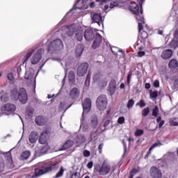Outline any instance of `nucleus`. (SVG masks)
<instances>
[{
	"instance_id": "obj_13",
	"label": "nucleus",
	"mask_w": 178,
	"mask_h": 178,
	"mask_svg": "<svg viewBox=\"0 0 178 178\" xmlns=\"http://www.w3.org/2000/svg\"><path fill=\"white\" fill-rule=\"evenodd\" d=\"M90 16L91 19L94 23H97L99 26H101V24L104 26V23L102 22V16L101 15V14L92 13Z\"/></svg>"
},
{
	"instance_id": "obj_64",
	"label": "nucleus",
	"mask_w": 178,
	"mask_h": 178,
	"mask_svg": "<svg viewBox=\"0 0 178 178\" xmlns=\"http://www.w3.org/2000/svg\"><path fill=\"white\" fill-rule=\"evenodd\" d=\"M174 35H175V38H177V40H178V29L175 31Z\"/></svg>"
},
{
	"instance_id": "obj_51",
	"label": "nucleus",
	"mask_w": 178,
	"mask_h": 178,
	"mask_svg": "<svg viewBox=\"0 0 178 178\" xmlns=\"http://www.w3.org/2000/svg\"><path fill=\"white\" fill-rule=\"evenodd\" d=\"M102 148H104V143H101L98 146L99 154H102Z\"/></svg>"
},
{
	"instance_id": "obj_26",
	"label": "nucleus",
	"mask_w": 178,
	"mask_h": 178,
	"mask_svg": "<svg viewBox=\"0 0 178 178\" xmlns=\"http://www.w3.org/2000/svg\"><path fill=\"white\" fill-rule=\"evenodd\" d=\"M71 147H73V141L67 140L63 145V149H69Z\"/></svg>"
},
{
	"instance_id": "obj_33",
	"label": "nucleus",
	"mask_w": 178,
	"mask_h": 178,
	"mask_svg": "<svg viewBox=\"0 0 178 178\" xmlns=\"http://www.w3.org/2000/svg\"><path fill=\"white\" fill-rule=\"evenodd\" d=\"M170 48H172L173 49H176V48H178V42L177 40H172L169 44Z\"/></svg>"
},
{
	"instance_id": "obj_20",
	"label": "nucleus",
	"mask_w": 178,
	"mask_h": 178,
	"mask_svg": "<svg viewBox=\"0 0 178 178\" xmlns=\"http://www.w3.org/2000/svg\"><path fill=\"white\" fill-rule=\"evenodd\" d=\"M35 122L36 124H38V126H44L45 123H47L45 118H44V117H42V115L38 116L35 118Z\"/></svg>"
},
{
	"instance_id": "obj_63",
	"label": "nucleus",
	"mask_w": 178,
	"mask_h": 178,
	"mask_svg": "<svg viewBox=\"0 0 178 178\" xmlns=\"http://www.w3.org/2000/svg\"><path fill=\"white\" fill-rule=\"evenodd\" d=\"M167 156H170L171 158H175V153L168 152V153H167Z\"/></svg>"
},
{
	"instance_id": "obj_58",
	"label": "nucleus",
	"mask_w": 178,
	"mask_h": 178,
	"mask_svg": "<svg viewBox=\"0 0 178 178\" xmlns=\"http://www.w3.org/2000/svg\"><path fill=\"white\" fill-rule=\"evenodd\" d=\"M111 122H112V121H111V120H106V121L104 122V127H106L109 124V123H111Z\"/></svg>"
},
{
	"instance_id": "obj_35",
	"label": "nucleus",
	"mask_w": 178,
	"mask_h": 178,
	"mask_svg": "<svg viewBox=\"0 0 178 178\" xmlns=\"http://www.w3.org/2000/svg\"><path fill=\"white\" fill-rule=\"evenodd\" d=\"M169 122L171 126H178L177 118H176L170 119Z\"/></svg>"
},
{
	"instance_id": "obj_37",
	"label": "nucleus",
	"mask_w": 178,
	"mask_h": 178,
	"mask_svg": "<svg viewBox=\"0 0 178 178\" xmlns=\"http://www.w3.org/2000/svg\"><path fill=\"white\" fill-rule=\"evenodd\" d=\"M119 6V2L118 1H111L110 3V8L111 9H113V8H118Z\"/></svg>"
},
{
	"instance_id": "obj_41",
	"label": "nucleus",
	"mask_w": 178,
	"mask_h": 178,
	"mask_svg": "<svg viewBox=\"0 0 178 178\" xmlns=\"http://www.w3.org/2000/svg\"><path fill=\"white\" fill-rule=\"evenodd\" d=\"M7 79L10 81H13V80H15V76H13V73H12V72L8 73L7 74Z\"/></svg>"
},
{
	"instance_id": "obj_3",
	"label": "nucleus",
	"mask_w": 178,
	"mask_h": 178,
	"mask_svg": "<svg viewBox=\"0 0 178 178\" xmlns=\"http://www.w3.org/2000/svg\"><path fill=\"white\" fill-rule=\"evenodd\" d=\"M84 38L86 41H92V48L93 49H97L102 42V35L99 33H94V31L92 29H86L84 33Z\"/></svg>"
},
{
	"instance_id": "obj_38",
	"label": "nucleus",
	"mask_w": 178,
	"mask_h": 178,
	"mask_svg": "<svg viewBox=\"0 0 178 178\" xmlns=\"http://www.w3.org/2000/svg\"><path fill=\"white\" fill-rule=\"evenodd\" d=\"M146 105L147 104H145V102L143 99L140 100V102L136 104V106H140V108H144Z\"/></svg>"
},
{
	"instance_id": "obj_40",
	"label": "nucleus",
	"mask_w": 178,
	"mask_h": 178,
	"mask_svg": "<svg viewBox=\"0 0 178 178\" xmlns=\"http://www.w3.org/2000/svg\"><path fill=\"white\" fill-rule=\"evenodd\" d=\"M134 105V100L133 99H131L128 101L127 106V108H133Z\"/></svg>"
},
{
	"instance_id": "obj_47",
	"label": "nucleus",
	"mask_w": 178,
	"mask_h": 178,
	"mask_svg": "<svg viewBox=\"0 0 178 178\" xmlns=\"http://www.w3.org/2000/svg\"><path fill=\"white\" fill-rule=\"evenodd\" d=\"M44 137H45V136H40V138H39V143H40V144H45V143H46L47 140H45L44 139Z\"/></svg>"
},
{
	"instance_id": "obj_54",
	"label": "nucleus",
	"mask_w": 178,
	"mask_h": 178,
	"mask_svg": "<svg viewBox=\"0 0 178 178\" xmlns=\"http://www.w3.org/2000/svg\"><path fill=\"white\" fill-rule=\"evenodd\" d=\"M49 134V132L48 131V130H44L42 132L40 136H42V137H45V136H48Z\"/></svg>"
},
{
	"instance_id": "obj_22",
	"label": "nucleus",
	"mask_w": 178,
	"mask_h": 178,
	"mask_svg": "<svg viewBox=\"0 0 178 178\" xmlns=\"http://www.w3.org/2000/svg\"><path fill=\"white\" fill-rule=\"evenodd\" d=\"M168 67H170V69H177L178 67L177 60L175 58L171 59L168 63Z\"/></svg>"
},
{
	"instance_id": "obj_60",
	"label": "nucleus",
	"mask_w": 178,
	"mask_h": 178,
	"mask_svg": "<svg viewBox=\"0 0 178 178\" xmlns=\"http://www.w3.org/2000/svg\"><path fill=\"white\" fill-rule=\"evenodd\" d=\"M145 88H146V90H149V88H151V83H146L145 85Z\"/></svg>"
},
{
	"instance_id": "obj_11",
	"label": "nucleus",
	"mask_w": 178,
	"mask_h": 178,
	"mask_svg": "<svg viewBox=\"0 0 178 178\" xmlns=\"http://www.w3.org/2000/svg\"><path fill=\"white\" fill-rule=\"evenodd\" d=\"M88 63H82L80 64L77 68V76H79V77H83L86 76L88 70Z\"/></svg>"
},
{
	"instance_id": "obj_52",
	"label": "nucleus",
	"mask_w": 178,
	"mask_h": 178,
	"mask_svg": "<svg viewBox=\"0 0 178 178\" xmlns=\"http://www.w3.org/2000/svg\"><path fill=\"white\" fill-rule=\"evenodd\" d=\"M5 170V164L3 163H0V172Z\"/></svg>"
},
{
	"instance_id": "obj_56",
	"label": "nucleus",
	"mask_w": 178,
	"mask_h": 178,
	"mask_svg": "<svg viewBox=\"0 0 178 178\" xmlns=\"http://www.w3.org/2000/svg\"><path fill=\"white\" fill-rule=\"evenodd\" d=\"M111 0H96V2H100L101 3H108Z\"/></svg>"
},
{
	"instance_id": "obj_9",
	"label": "nucleus",
	"mask_w": 178,
	"mask_h": 178,
	"mask_svg": "<svg viewBox=\"0 0 178 178\" xmlns=\"http://www.w3.org/2000/svg\"><path fill=\"white\" fill-rule=\"evenodd\" d=\"M82 106L83 111L81 119V127L83 126V123L84 122V113H88L91 109V99L90 98L85 99L82 104Z\"/></svg>"
},
{
	"instance_id": "obj_49",
	"label": "nucleus",
	"mask_w": 178,
	"mask_h": 178,
	"mask_svg": "<svg viewBox=\"0 0 178 178\" xmlns=\"http://www.w3.org/2000/svg\"><path fill=\"white\" fill-rule=\"evenodd\" d=\"M71 178H80V173L79 172H76L71 175Z\"/></svg>"
},
{
	"instance_id": "obj_44",
	"label": "nucleus",
	"mask_w": 178,
	"mask_h": 178,
	"mask_svg": "<svg viewBox=\"0 0 178 178\" xmlns=\"http://www.w3.org/2000/svg\"><path fill=\"white\" fill-rule=\"evenodd\" d=\"M140 172V168H134L131 170L130 175H136Z\"/></svg>"
},
{
	"instance_id": "obj_42",
	"label": "nucleus",
	"mask_w": 178,
	"mask_h": 178,
	"mask_svg": "<svg viewBox=\"0 0 178 178\" xmlns=\"http://www.w3.org/2000/svg\"><path fill=\"white\" fill-rule=\"evenodd\" d=\"M1 102H8L9 101V97H8V95H3L1 97Z\"/></svg>"
},
{
	"instance_id": "obj_15",
	"label": "nucleus",
	"mask_w": 178,
	"mask_h": 178,
	"mask_svg": "<svg viewBox=\"0 0 178 178\" xmlns=\"http://www.w3.org/2000/svg\"><path fill=\"white\" fill-rule=\"evenodd\" d=\"M173 55V51L172 49H165L162 51L161 56L162 59H170Z\"/></svg>"
},
{
	"instance_id": "obj_31",
	"label": "nucleus",
	"mask_w": 178,
	"mask_h": 178,
	"mask_svg": "<svg viewBox=\"0 0 178 178\" xmlns=\"http://www.w3.org/2000/svg\"><path fill=\"white\" fill-rule=\"evenodd\" d=\"M91 77V74L90 72H88V74H87L86 81H85V83L84 86L86 88H88V87H90V79Z\"/></svg>"
},
{
	"instance_id": "obj_10",
	"label": "nucleus",
	"mask_w": 178,
	"mask_h": 178,
	"mask_svg": "<svg viewBox=\"0 0 178 178\" xmlns=\"http://www.w3.org/2000/svg\"><path fill=\"white\" fill-rule=\"evenodd\" d=\"M45 50L42 48L39 49L32 56L31 58V63L32 65H37L40 60H41V58H42V54Z\"/></svg>"
},
{
	"instance_id": "obj_29",
	"label": "nucleus",
	"mask_w": 178,
	"mask_h": 178,
	"mask_svg": "<svg viewBox=\"0 0 178 178\" xmlns=\"http://www.w3.org/2000/svg\"><path fill=\"white\" fill-rule=\"evenodd\" d=\"M24 79L26 80H30V81H33L34 80L33 75L30 72H26Z\"/></svg>"
},
{
	"instance_id": "obj_17",
	"label": "nucleus",
	"mask_w": 178,
	"mask_h": 178,
	"mask_svg": "<svg viewBox=\"0 0 178 178\" xmlns=\"http://www.w3.org/2000/svg\"><path fill=\"white\" fill-rule=\"evenodd\" d=\"M37 140H38V133L37 131H32L29 136V143L34 144L37 143Z\"/></svg>"
},
{
	"instance_id": "obj_27",
	"label": "nucleus",
	"mask_w": 178,
	"mask_h": 178,
	"mask_svg": "<svg viewBox=\"0 0 178 178\" xmlns=\"http://www.w3.org/2000/svg\"><path fill=\"white\" fill-rule=\"evenodd\" d=\"M35 51V49H31V51L26 54V55L25 56L24 63H26V62H27L30 59V58H31V55L34 54Z\"/></svg>"
},
{
	"instance_id": "obj_28",
	"label": "nucleus",
	"mask_w": 178,
	"mask_h": 178,
	"mask_svg": "<svg viewBox=\"0 0 178 178\" xmlns=\"http://www.w3.org/2000/svg\"><path fill=\"white\" fill-rule=\"evenodd\" d=\"M63 173H65V169L63 168V167H61L59 171L53 178H60L63 176Z\"/></svg>"
},
{
	"instance_id": "obj_53",
	"label": "nucleus",
	"mask_w": 178,
	"mask_h": 178,
	"mask_svg": "<svg viewBox=\"0 0 178 178\" xmlns=\"http://www.w3.org/2000/svg\"><path fill=\"white\" fill-rule=\"evenodd\" d=\"M153 86L154 87H155L156 88H158V87H159V80H155L153 83Z\"/></svg>"
},
{
	"instance_id": "obj_36",
	"label": "nucleus",
	"mask_w": 178,
	"mask_h": 178,
	"mask_svg": "<svg viewBox=\"0 0 178 178\" xmlns=\"http://www.w3.org/2000/svg\"><path fill=\"white\" fill-rule=\"evenodd\" d=\"M158 97V90H155L154 92L150 91V98L151 99H155V98Z\"/></svg>"
},
{
	"instance_id": "obj_24",
	"label": "nucleus",
	"mask_w": 178,
	"mask_h": 178,
	"mask_svg": "<svg viewBox=\"0 0 178 178\" xmlns=\"http://www.w3.org/2000/svg\"><path fill=\"white\" fill-rule=\"evenodd\" d=\"M90 124L93 129H96L97 126H98V118H97V116L91 117Z\"/></svg>"
},
{
	"instance_id": "obj_16",
	"label": "nucleus",
	"mask_w": 178,
	"mask_h": 178,
	"mask_svg": "<svg viewBox=\"0 0 178 178\" xmlns=\"http://www.w3.org/2000/svg\"><path fill=\"white\" fill-rule=\"evenodd\" d=\"M108 91H109L111 95H113V94H115V91H116V81L115 79L111 80Z\"/></svg>"
},
{
	"instance_id": "obj_19",
	"label": "nucleus",
	"mask_w": 178,
	"mask_h": 178,
	"mask_svg": "<svg viewBox=\"0 0 178 178\" xmlns=\"http://www.w3.org/2000/svg\"><path fill=\"white\" fill-rule=\"evenodd\" d=\"M83 51H84V46L83 44H79L76 46L75 49V54L77 58H80V56H81Z\"/></svg>"
},
{
	"instance_id": "obj_59",
	"label": "nucleus",
	"mask_w": 178,
	"mask_h": 178,
	"mask_svg": "<svg viewBox=\"0 0 178 178\" xmlns=\"http://www.w3.org/2000/svg\"><path fill=\"white\" fill-rule=\"evenodd\" d=\"M98 79H99V74H95L93 76V80H94L95 81H97V80H98Z\"/></svg>"
},
{
	"instance_id": "obj_18",
	"label": "nucleus",
	"mask_w": 178,
	"mask_h": 178,
	"mask_svg": "<svg viewBox=\"0 0 178 178\" xmlns=\"http://www.w3.org/2000/svg\"><path fill=\"white\" fill-rule=\"evenodd\" d=\"M80 95V91L77 88H74L70 92V97L72 99H77V97Z\"/></svg>"
},
{
	"instance_id": "obj_4",
	"label": "nucleus",
	"mask_w": 178,
	"mask_h": 178,
	"mask_svg": "<svg viewBox=\"0 0 178 178\" xmlns=\"http://www.w3.org/2000/svg\"><path fill=\"white\" fill-rule=\"evenodd\" d=\"M11 98H13L14 101L19 99L21 104H26L28 99L27 92L24 88H22L19 90H17V88H14L11 91Z\"/></svg>"
},
{
	"instance_id": "obj_34",
	"label": "nucleus",
	"mask_w": 178,
	"mask_h": 178,
	"mask_svg": "<svg viewBox=\"0 0 178 178\" xmlns=\"http://www.w3.org/2000/svg\"><path fill=\"white\" fill-rule=\"evenodd\" d=\"M149 113V107H146L142 111V116H143V118H147Z\"/></svg>"
},
{
	"instance_id": "obj_23",
	"label": "nucleus",
	"mask_w": 178,
	"mask_h": 178,
	"mask_svg": "<svg viewBox=\"0 0 178 178\" xmlns=\"http://www.w3.org/2000/svg\"><path fill=\"white\" fill-rule=\"evenodd\" d=\"M138 38L142 39L140 40V42L145 44V41L147 40V38H148V33H147L145 31H143L140 34H139Z\"/></svg>"
},
{
	"instance_id": "obj_46",
	"label": "nucleus",
	"mask_w": 178,
	"mask_h": 178,
	"mask_svg": "<svg viewBox=\"0 0 178 178\" xmlns=\"http://www.w3.org/2000/svg\"><path fill=\"white\" fill-rule=\"evenodd\" d=\"M118 123L119 124H123L124 123V117H120L118 120Z\"/></svg>"
},
{
	"instance_id": "obj_6",
	"label": "nucleus",
	"mask_w": 178,
	"mask_h": 178,
	"mask_svg": "<svg viewBox=\"0 0 178 178\" xmlns=\"http://www.w3.org/2000/svg\"><path fill=\"white\" fill-rule=\"evenodd\" d=\"M61 49H63V42L60 39H56L49 44L47 52L49 54H56Z\"/></svg>"
},
{
	"instance_id": "obj_32",
	"label": "nucleus",
	"mask_w": 178,
	"mask_h": 178,
	"mask_svg": "<svg viewBox=\"0 0 178 178\" xmlns=\"http://www.w3.org/2000/svg\"><path fill=\"white\" fill-rule=\"evenodd\" d=\"M156 122L159 123V129H161L162 126L165 124V120H162L161 116H159L157 118Z\"/></svg>"
},
{
	"instance_id": "obj_55",
	"label": "nucleus",
	"mask_w": 178,
	"mask_h": 178,
	"mask_svg": "<svg viewBox=\"0 0 178 178\" xmlns=\"http://www.w3.org/2000/svg\"><path fill=\"white\" fill-rule=\"evenodd\" d=\"M145 56V51H138V56L139 58H143V56Z\"/></svg>"
},
{
	"instance_id": "obj_7",
	"label": "nucleus",
	"mask_w": 178,
	"mask_h": 178,
	"mask_svg": "<svg viewBox=\"0 0 178 178\" xmlns=\"http://www.w3.org/2000/svg\"><path fill=\"white\" fill-rule=\"evenodd\" d=\"M95 172H98L100 176H106L111 172V165L104 162L102 165L99 164L95 165Z\"/></svg>"
},
{
	"instance_id": "obj_8",
	"label": "nucleus",
	"mask_w": 178,
	"mask_h": 178,
	"mask_svg": "<svg viewBox=\"0 0 178 178\" xmlns=\"http://www.w3.org/2000/svg\"><path fill=\"white\" fill-rule=\"evenodd\" d=\"M97 108L99 111H104L108 105V98L105 95H100L96 101Z\"/></svg>"
},
{
	"instance_id": "obj_45",
	"label": "nucleus",
	"mask_w": 178,
	"mask_h": 178,
	"mask_svg": "<svg viewBox=\"0 0 178 178\" xmlns=\"http://www.w3.org/2000/svg\"><path fill=\"white\" fill-rule=\"evenodd\" d=\"M131 76H133V72H129L127 75V83L130 84V81H131Z\"/></svg>"
},
{
	"instance_id": "obj_12",
	"label": "nucleus",
	"mask_w": 178,
	"mask_h": 178,
	"mask_svg": "<svg viewBox=\"0 0 178 178\" xmlns=\"http://www.w3.org/2000/svg\"><path fill=\"white\" fill-rule=\"evenodd\" d=\"M149 173L152 178H162V172L155 166L151 167Z\"/></svg>"
},
{
	"instance_id": "obj_25",
	"label": "nucleus",
	"mask_w": 178,
	"mask_h": 178,
	"mask_svg": "<svg viewBox=\"0 0 178 178\" xmlns=\"http://www.w3.org/2000/svg\"><path fill=\"white\" fill-rule=\"evenodd\" d=\"M68 79L70 83H74L76 81V77L74 75V72L70 71L68 73Z\"/></svg>"
},
{
	"instance_id": "obj_48",
	"label": "nucleus",
	"mask_w": 178,
	"mask_h": 178,
	"mask_svg": "<svg viewBox=\"0 0 178 178\" xmlns=\"http://www.w3.org/2000/svg\"><path fill=\"white\" fill-rule=\"evenodd\" d=\"M90 155H91V153L90 152V151H88V150L83 151V156H85V158H88V156H90Z\"/></svg>"
},
{
	"instance_id": "obj_1",
	"label": "nucleus",
	"mask_w": 178,
	"mask_h": 178,
	"mask_svg": "<svg viewBox=\"0 0 178 178\" xmlns=\"http://www.w3.org/2000/svg\"><path fill=\"white\" fill-rule=\"evenodd\" d=\"M59 169V162L55 159L47 161L44 163L43 165L35 169V175L36 176H42L49 172H55Z\"/></svg>"
},
{
	"instance_id": "obj_14",
	"label": "nucleus",
	"mask_w": 178,
	"mask_h": 178,
	"mask_svg": "<svg viewBox=\"0 0 178 178\" xmlns=\"http://www.w3.org/2000/svg\"><path fill=\"white\" fill-rule=\"evenodd\" d=\"M2 112H15L16 106L12 104H6L1 107Z\"/></svg>"
},
{
	"instance_id": "obj_57",
	"label": "nucleus",
	"mask_w": 178,
	"mask_h": 178,
	"mask_svg": "<svg viewBox=\"0 0 178 178\" xmlns=\"http://www.w3.org/2000/svg\"><path fill=\"white\" fill-rule=\"evenodd\" d=\"M93 165H94V163H92V161H90L87 164V168H88V169H91L92 168Z\"/></svg>"
},
{
	"instance_id": "obj_43",
	"label": "nucleus",
	"mask_w": 178,
	"mask_h": 178,
	"mask_svg": "<svg viewBox=\"0 0 178 178\" xmlns=\"http://www.w3.org/2000/svg\"><path fill=\"white\" fill-rule=\"evenodd\" d=\"M160 145H162V143L160 141L154 143L152 146L149 147V151H151L152 149H153V148H155L156 147H160Z\"/></svg>"
},
{
	"instance_id": "obj_30",
	"label": "nucleus",
	"mask_w": 178,
	"mask_h": 178,
	"mask_svg": "<svg viewBox=\"0 0 178 178\" xmlns=\"http://www.w3.org/2000/svg\"><path fill=\"white\" fill-rule=\"evenodd\" d=\"M152 116L154 118H159L158 115H159V108H158V106H155L152 111Z\"/></svg>"
},
{
	"instance_id": "obj_61",
	"label": "nucleus",
	"mask_w": 178,
	"mask_h": 178,
	"mask_svg": "<svg viewBox=\"0 0 178 178\" xmlns=\"http://www.w3.org/2000/svg\"><path fill=\"white\" fill-rule=\"evenodd\" d=\"M65 105H66V102H61V103L60 104L59 108H60V109H63V108H65Z\"/></svg>"
},
{
	"instance_id": "obj_50",
	"label": "nucleus",
	"mask_w": 178,
	"mask_h": 178,
	"mask_svg": "<svg viewBox=\"0 0 178 178\" xmlns=\"http://www.w3.org/2000/svg\"><path fill=\"white\" fill-rule=\"evenodd\" d=\"M122 144L124 147V155L127 152V145L126 144V142H124V140H122Z\"/></svg>"
},
{
	"instance_id": "obj_5",
	"label": "nucleus",
	"mask_w": 178,
	"mask_h": 178,
	"mask_svg": "<svg viewBox=\"0 0 178 178\" xmlns=\"http://www.w3.org/2000/svg\"><path fill=\"white\" fill-rule=\"evenodd\" d=\"M67 34L69 37H73L75 34V38L77 41L81 42L83 40V31L79 29L75 24H72L67 26Z\"/></svg>"
},
{
	"instance_id": "obj_39",
	"label": "nucleus",
	"mask_w": 178,
	"mask_h": 178,
	"mask_svg": "<svg viewBox=\"0 0 178 178\" xmlns=\"http://www.w3.org/2000/svg\"><path fill=\"white\" fill-rule=\"evenodd\" d=\"M144 134V131L143 129H137L135 132L136 137H140Z\"/></svg>"
},
{
	"instance_id": "obj_2",
	"label": "nucleus",
	"mask_w": 178,
	"mask_h": 178,
	"mask_svg": "<svg viewBox=\"0 0 178 178\" xmlns=\"http://www.w3.org/2000/svg\"><path fill=\"white\" fill-rule=\"evenodd\" d=\"M139 5L140 7L138 6V4L132 3L131 6H130V10H131L133 15H135L136 19L138 22V31L139 33H141V31L143 29H144L143 23L144 24L145 21L144 19V15H143V4L140 3Z\"/></svg>"
},
{
	"instance_id": "obj_62",
	"label": "nucleus",
	"mask_w": 178,
	"mask_h": 178,
	"mask_svg": "<svg viewBox=\"0 0 178 178\" xmlns=\"http://www.w3.org/2000/svg\"><path fill=\"white\" fill-rule=\"evenodd\" d=\"M174 86L175 88H178V78L175 80Z\"/></svg>"
},
{
	"instance_id": "obj_21",
	"label": "nucleus",
	"mask_w": 178,
	"mask_h": 178,
	"mask_svg": "<svg viewBox=\"0 0 178 178\" xmlns=\"http://www.w3.org/2000/svg\"><path fill=\"white\" fill-rule=\"evenodd\" d=\"M30 155H31V153L29 150L22 152L19 157V161H26L28 158H30Z\"/></svg>"
}]
</instances>
